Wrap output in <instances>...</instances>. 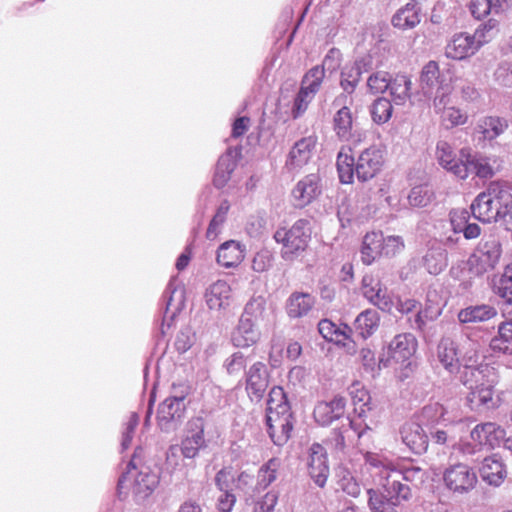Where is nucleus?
<instances>
[{"mask_svg": "<svg viewBox=\"0 0 512 512\" xmlns=\"http://www.w3.org/2000/svg\"><path fill=\"white\" fill-rule=\"evenodd\" d=\"M363 296L374 306L381 310H390L393 306L387 289L382 286L381 281L373 275H365L362 279Z\"/></svg>", "mask_w": 512, "mask_h": 512, "instance_id": "obj_19", "label": "nucleus"}, {"mask_svg": "<svg viewBox=\"0 0 512 512\" xmlns=\"http://www.w3.org/2000/svg\"><path fill=\"white\" fill-rule=\"evenodd\" d=\"M493 291L505 303L512 306V264L505 267L502 275L494 277Z\"/></svg>", "mask_w": 512, "mask_h": 512, "instance_id": "obj_43", "label": "nucleus"}, {"mask_svg": "<svg viewBox=\"0 0 512 512\" xmlns=\"http://www.w3.org/2000/svg\"><path fill=\"white\" fill-rule=\"evenodd\" d=\"M448 411L440 403H431L424 406L420 412L419 420L427 426H451L458 421L448 416Z\"/></svg>", "mask_w": 512, "mask_h": 512, "instance_id": "obj_29", "label": "nucleus"}, {"mask_svg": "<svg viewBox=\"0 0 512 512\" xmlns=\"http://www.w3.org/2000/svg\"><path fill=\"white\" fill-rule=\"evenodd\" d=\"M313 99H314L313 95H311L310 93H308L307 91H305L304 89H302L300 87V90L294 99V103H293V107H292L293 117L298 118L301 115H303Z\"/></svg>", "mask_w": 512, "mask_h": 512, "instance_id": "obj_61", "label": "nucleus"}, {"mask_svg": "<svg viewBox=\"0 0 512 512\" xmlns=\"http://www.w3.org/2000/svg\"><path fill=\"white\" fill-rule=\"evenodd\" d=\"M261 338V333L256 327L254 321L240 318L238 325L234 329L231 341L234 346L239 348H248L255 345Z\"/></svg>", "mask_w": 512, "mask_h": 512, "instance_id": "obj_25", "label": "nucleus"}, {"mask_svg": "<svg viewBox=\"0 0 512 512\" xmlns=\"http://www.w3.org/2000/svg\"><path fill=\"white\" fill-rule=\"evenodd\" d=\"M245 246L235 240L224 242L217 251V263L224 268L238 266L245 257Z\"/></svg>", "mask_w": 512, "mask_h": 512, "instance_id": "obj_28", "label": "nucleus"}, {"mask_svg": "<svg viewBox=\"0 0 512 512\" xmlns=\"http://www.w3.org/2000/svg\"><path fill=\"white\" fill-rule=\"evenodd\" d=\"M447 265V252L440 246L431 247L423 256V266L429 274L438 275Z\"/></svg>", "mask_w": 512, "mask_h": 512, "instance_id": "obj_38", "label": "nucleus"}, {"mask_svg": "<svg viewBox=\"0 0 512 512\" xmlns=\"http://www.w3.org/2000/svg\"><path fill=\"white\" fill-rule=\"evenodd\" d=\"M446 84L436 61L424 65L420 75V90L424 96L431 97L436 89Z\"/></svg>", "mask_w": 512, "mask_h": 512, "instance_id": "obj_27", "label": "nucleus"}, {"mask_svg": "<svg viewBox=\"0 0 512 512\" xmlns=\"http://www.w3.org/2000/svg\"><path fill=\"white\" fill-rule=\"evenodd\" d=\"M292 413L286 394L281 387H273L267 402L266 424L268 434L275 445L282 446L290 438L293 429Z\"/></svg>", "mask_w": 512, "mask_h": 512, "instance_id": "obj_3", "label": "nucleus"}, {"mask_svg": "<svg viewBox=\"0 0 512 512\" xmlns=\"http://www.w3.org/2000/svg\"><path fill=\"white\" fill-rule=\"evenodd\" d=\"M359 358L365 371L370 373L373 377L378 374L382 368L389 366V359L385 358V353H382L379 359H377L374 351L368 347L360 350Z\"/></svg>", "mask_w": 512, "mask_h": 512, "instance_id": "obj_45", "label": "nucleus"}, {"mask_svg": "<svg viewBox=\"0 0 512 512\" xmlns=\"http://www.w3.org/2000/svg\"><path fill=\"white\" fill-rule=\"evenodd\" d=\"M501 254V244L496 238L483 239L468 258L469 271L474 275L481 276L493 270L499 263Z\"/></svg>", "mask_w": 512, "mask_h": 512, "instance_id": "obj_8", "label": "nucleus"}, {"mask_svg": "<svg viewBox=\"0 0 512 512\" xmlns=\"http://www.w3.org/2000/svg\"><path fill=\"white\" fill-rule=\"evenodd\" d=\"M490 347L494 351L512 354V321L499 325L498 335L491 339Z\"/></svg>", "mask_w": 512, "mask_h": 512, "instance_id": "obj_42", "label": "nucleus"}, {"mask_svg": "<svg viewBox=\"0 0 512 512\" xmlns=\"http://www.w3.org/2000/svg\"><path fill=\"white\" fill-rule=\"evenodd\" d=\"M319 333L328 341L340 342L348 338V332L350 328L344 326L343 328L338 327L335 323L328 319H323L318 324Z\"/></svg>", "mask_w": 512, "mask_h": 512, "instance_id": "obj_47", "label": "nucleus"}, {"mask_svg": "<svg viewBox=\"0 0 512 512\" xmlns=\"http://www.w3.org/2000/svg\"><path fill=\"white\" fill-rule=\"evenodd\" d=\"M382 233L368 232L365 234L360 250L361 260L365 265H371L378 257L382 256Z\"/></svg>", "mask_w": 512, "mask_h": 512, "instance_id": "obj_33", "label": "nucleus"}, {"mask_svg": "<svg viewBox=\"0 0 512 512\" xmlns=\"http://www.w3.org/2000/svg\"><path fill=\"white\" fill-rule=\"evenodd\" d=\"M396 475L408 482L422 483L425 479V471L418 466L402 467L398 464Z\"/></svg>", "mask_w": 512, "mask_h": 512, "instance_id": "obj_62", "label": "nucleus"}, {"mask_svg": "<svg viewBox=\"0 0 512 512\" xmlns=\"http://www.w3.org/2000/svg\"><path fill=\"white\" fill-rule=\"evenodd\" d=\"M451 228L454 233L458 234L464 229L470 219V213L466 209H453L449 213Z\"/></svg>", "mask_w": 512, "mask_h": 512, "instance_id": "obj_63", "label": "nucleus"}, {"mask_svg": "<svg viewBox=\"0 0 512 512\" xmlns=\"http://www.w3.org/2000/svg\"><path fill=\"white\" fill-rule=\"evenodd\" d=\"M207 307L212 311H225L233 302V290L225 280H217L210 284L204 293Z\"/></svg>", "mask_w": 512, "mask_h": 512, "instance_id": "obj_16", "label": "nucleus"}, {"mask_svg": "<svg viewBox=\"0 0 512 512\" xmlns=\"http://www.w3.org/2000/svg\"><path fill=\"white\" fill-rule=\"evenodd\" d=\"M366 429H368L367 425L364 429H360V426H358L356 421L350 420L347 427L334 432L333 437L330 440L331 445L336 451L343 452L347 446L346 441L350 439L351 434H357V437L361 438Z\"/></svg>", "mask_w": 512, "mask_h": 512, "instance_id": "obj_44", "label": "nucleus"}, {"mask_svg": "<svg viewBox=\"0 0 512 512\" xmlns=\"http://www.w3.org/2000/svg\"><path fill=\"white\" fill-rule=\"evenodd\" d=\"M236 167L235 155L232 151H228L222 155L217 163L214 175V185L218 188L224 187L230 180L231 174Z\"/></svg>", "mask_w": 512, "mask_h": 512, "instance_id": "obj_39", "label": "nucleus"}, {"mask_svg": "<svg viewBox=\"0 0 512 512\" xmlns=\"http://www.w3.org/2000/svg\"><path fill=\"white\" fill-rule=\"evenodd\" d=\"M452 87L449 83L436 89L430 98H433L432 107L436 114H441L450 107Z\"/></svg>", "mask_w": 512, "mask_h": 512, "instance_id": "obj_53", "label": "nucleus"}, {"mask_svg": "<svg viewBox=\"0 0 512 512\" xmlns=\"http://www.w3.org/2000/svg\"><path fill=\"white\" fill-rule=\"evenodd\" d=\"M317 139L314 136L304 137L298 140L291 148L286 166L289 170H299L306 165L315 150Z\"/></svg>", "mask_w": 512, "mask_h": 512, "instance_id": "obj_22", "label": "nucleus"}, {"mask_svg": "<svg viewBox=\"0 0 512 512\" xmlns=\"http://www.w3.org/2000/svg\"><path fill=\"white\" fill-rule=\"evenodd\" d=\"M421 21L420 9L412 3L399 8L393 15L391 23L400 30L415 28Z\"/></svg>", "mask_w": 512, "mask_h": 512, "instance_id": "obj_34", "label": "nucleus"}, {"mask_svg": "<svg viewBox=\"0 0 512 512\" xmlns=\"http://www.w3.org/2000/svg\"><path fill=\"white\" fill-rule=\"evenodd\" d=\"M325 78V69L323 66H314L309 69L303 76L301 88L315 97L320 90L322 82Z\"/></svg>", "mask_w": 512, "mask_h": 512, "instance_id": "obj_46", "label": "nucleus"}, {"mask_svg": "<svg viewBox=\"0 0 512 512\" xmlns=\"http://www.w3.org/2000/svg\"><path fill=\"white\" fill-rule=\"evenodd\" d=\"M460 382L469 390L465 403L472 411L494 409L498 406L494 388L498 382L495 369L487 364L472 366L464 364Z\"/></svg>", "mask_w": 512, "mask_h": 512, "instance_id": "obj_1", "label": "nucleus"}, {"mask_svg": "<svg viewBox=\"0 0 512 512\" xmlns=\"http://www.w3.org/2000/svg\"><path fill=\"white\" fill-rule=\"evenodd\" d=\"M315 304L314 297L309 293L295 292L287 300L286 310L291 318L306 316Z\"/></svg>", "mask_w": 512, "mask_h": 512, "instance_id": "obj_35", "label": "nucleus"}, {"mask_svg": "<svg viewBox=\"0 0 512 512\" xmlns=\"http://www.w3.org/2000/svg\"><path fill=\"white\" fill-rule=\"evenodd\" d=\"M505 436V429L494 422L477 424L470 433V437L474 442L492 449L498 447Z\"/></svg>", "mask_w": 512, "mask_h": 512, "instance_id": "obj_21", "label": "nucleus"}, {"mask_svg": "<svg viewBox=\"0 0 512 512\" xmlns=\"http://www.w3.org/2000/svg\"><path fill=\"white\" fill-rule=\"evenodd\" d=\"M417 349V340L410 333L396 335L388 344L385 358L389 359V366L392 362L403 365L406 369L411 365V358Z\"/></svg>", "mask_w": 512, "mask_h": 512, "instance_id": "obj_12", "label": "nucleus"}, {"mask_svg": "<svg viewBox=\"0 0 512 512\" xmlns=\"http://www.w3.org/2000/svg\"><path fill=\"white\" fill-rule=\"evenodd\" d=\"M204 445V421L200 417L192 418L187 423L185 436L181 442V454L192 459Z\"/></svg>", "mask_w": 512, "mask_h": 512, "instance_id": "obj_15", "label": "nucleus"}, {"mask_svg": "<svg viewBox=\"0 0 512 512\" xmlns=\"http://www.w3.org/2000/svg\"><path fill=\"white\" fill-rule=\"evenodd\" d=\"M347 102V95H340L335 99L334 105L342 106L333 117V130L341 141L358 144L361 141V133L358 130L356 119L353 117L351 109L346 105Z\"/></svg>", "mask_w": 512, "mask_h": 512, "instance_id": "obj_9", "label": "nucleus"}, {"mask_svg": "<svg viewBox=\"0 0 512 512\" xmlns=\"http://www.w3.org/2000/svg\"><path fill=\"white\" fill-rule=\"evenodd\" d=\"M279 500V492L270 490L255 500L252 512H274Z\"/></svg>", "mask_w": 512, "mask_h": 512, "instance_id": "obj_57", "label": "nucleus"}, {"mask_svg": "<svg viewBox=\"0 0 512 512\" xmlns=\"http://www.w3.org/2000/svg\"><path fill=\"white\" fill-rule=\"evenodd\" d=\"M383 256L393 257L404 250L405 244L401 236L391 235L384 237L382 235Z\"/></svg>", "mask_w": 512, "mask_h": 512, "instance_id": "obj_59", "label": "nucleus"}, {"mask_svg": "<svg viewBox=\"0 0 512 512\" xmlns=\"http://www.w3.org/2000/svg\"><path fill=\"white\" fill-rule=\"evenodd\" d=\"M470 208L473 216L483 223L503 220L512 208L511 187L504 182H491L477 195Z\"/></svg>", "mask_w": 512, "mask_h": 512, "instance_id": "obj_2", "label": "nucleus"}, {"mask_svg": "<svg viewBox=\"0 0 512 512\" xmlns=\"http://www.w3.org/2000/svg\"><path fill=\"white\" fill-rule=\"evenodd\" d=\"M310 222L305 219L297 220L291 227H280L274 233V239L282 245L281 256L292 261L302 254L311 239Z\"/></svg>", "mask_w": 512, "mask_h": 512, "instance_id": "obj_5", "label": "nucleus"}, {"mask_svg": "<svg viewBox=\"0 0 512 512\" xmlns=\"http://www.w3.org/2000/svg\"><path fill=\"white\" fill-rule=\"evenodd\" d=\"M393 107L391 102L384 97L377 98L370 109L372 120L377 124H384L392 116Z\"/></svg>", "mask_w": 512, "mask_h": 512, "instance_id": "obj_48", "label": "nucleus"}, {"mask_svg": "<svg viewBox=\"0 0 512 512\" xmlns=\"http://www.w3.org/2000/svg\"><path fill=\"white\" fill-rule=\"evenodd\" d=\"M498 30L499 22L496 19L491 18L476 29L473 37H475V40L479 43V47H481L490 42L497 34Z\"/></svg>", "mask_w": 512, "mask_h": 512, "instance_id": "obj_52", "label": "nucleus"}, {"mask_svg": "<svg viewBox=\"0 0 512 512\" xmlns=\"http://www.w3.org/2000/svg\"><path fill=\"white\" fill-rule=\"evenodd\" d=\"M480 49L473 35L466 32L454 34L445 47V55L453 60H464Z\"/></svg>", "mask_w": 512, "mask_h": 512, "instance_id": "obj_17", "label": "nucleus"}, {"mask_svg": "<svg viewBox=\"0 0 512 512\" xmlns=\"http://www.w3.org/2000/svg\"><path fill=\"white\" fill-rule=\"evenodd\" d=\"M384 163L383 152L376 146L363 150L355 164V174L359 181L366 182L374 178Z\"/></svg>", "mask_w": 512, "mask_h": 512, "instance_id": "obj_13", "label": "nucleus"}, {"mask_svg": "<svg viewBox=\"0 0 512 512\" xmlns=\"http://www.w3.org/2000/svg\"><path fill=\"white\" fill-rule=\"evenodd\" d=\"M189 392V387L186 385L173 387L172 395L159 405L157 422L162 431L171 432L180 425L185 415V400Z\"/></svg>", "mask_w": 512, "mask_h": 512, "instance_id": "obj_6", "label": "nucleus"}, {"mask_svg": "<svg viewBox=\"0 0 512 512\" xmlns=\"http://www.w3.org/2000/svg\"><path fill=\"white\" fill-rule=\"evenodd\" d=\"M245 388L251 400H260L269 385V374L266 365L257 361L245 372Z\"/></svg>", "mask_w": 512, "mask_h": 512, "instance_id": "obj_14", "label": "nucleus"}, {"mask_svg": "<svg viewBox=\"0 0 512 512\" xmlns=\"http://www.w3.org/2000/svg\"><path fill=\"white\" fill-rule=\"evenodd\" d=\"M497 315L496 309L488 304L466 307L458 313L461 323H480L488 321Z\"/></svg>", "mask_w": 512, "mask_h": 512, "instance_id": "obj_36", "label": "nucleus"}, {"mask_svg": "<svg viewBox=\"0 0 512 512\" xmlns=\"http://www.w3.org/2000/svg\"><path fill=\"white\" fill-rule=\"evenodd\" d=\"M443 481L455 493H467L475 488L478 479L474 470L464 463L450 465L444 470Z\"/></svg>", "mask_w": 512, "mask_h": 512, "instance_id": "obj_11", "label": "nucleus"}, {"mask_svg": "<svg viewBox=\"0 0 512 512\" xmlns=\"http://www.w3.org/2000/svg\"><path fill=\"white\" fill-rule=\"evenodd\" d=\"M321 193L320 178L317 174H309L301 179L292 190V198L296 207H305Z\"/></svg>", "mask_w": 512, "mask_h": 512, "instance_id": "obj_20", "label": "nucleus"}, {"mask_svg": "<svg viewBox=\"0 0 512 512\" xmlns=\"http://www.w3.org/2000/svg\"><path fill=\"white\" fill-rule=\"evenodd\" d=\"M136 457V455H134ZM159 483L156 473L150 471L146 466L140 469L135 464V458L128 464L127 471L119 479L120 488H129L140 499L149 496Z\"/></svg>", "mask_w": 512, "mask_h": 512, "instance_id": "obj_7", "label": "nucleus"}, {"mask_svg": "<svg viewBox=\"0 0 512 512\" xmlns=\"http://www.w3.org/2000/svg\"><path fill=\"white\" fill-rule=\"evenodd\" d=\"M439 115L441 124L447 129L464 125L468 121V114L455 106L448 107Z\"/></svg>", "mask_w": 512, "mask_h": 512, "instance_id": "obj_49", "label": "nucleus"}, {"mask_svg": "<svg viewBox=\"0 0 512 512\" xmlns=\"http://www.w3.org/2000/svg\"><path fill=\"white\" fill-rule=\"evenodd\" d=\"M469 172L474 171L477 176L481 178L491 177L493 175V168L486 158H476L471 155L469 150V161H467Z\"/></svg>", "mask_w": 512, "mask_h": 512, "instance_id": "obj_58", "label": "nucleus"}, {"mask_svg": "<svg viewBox=\"0 0 512 512\" xmlns=\"http://www.w3.org/2000/svg\"><path fill=\"white\" fill-rule=\"evenodd\" d=\"M391 78L387 72L378 71L371 74L367 79V87L373 94H379L389 89Z\"/></svg>", "mask_w": 512, "mask_h": 512, "instance_id": "obj_56", "label": "nucleus"}, {"mask_svg": "<svg viewBox=\"0 0 512 512\" xmlns=\"http://www.w3.org/2000/svg\"><path fill=\"white\" fill-rule=\"evenodd\" d=\"M138 423L139 416L136 413H132L129 416L127 423L125 424V429L122 433L121 448L123 451L130 447Z\"/></svg>", "mask_w": 512, "mask_h": 512, "instance_id": "obj_64", "label": "nucleus"}, {"mask_svg": "<svg viewBox=\"0 0 512 512\" xmlns=\"http://www.w3.org/2000/svg\"><path fill=\"white\" fill-rule=\"evenodd\" d=\"M436 159L439 165L446 171L460 179H466L469 175V148H463L459 154L446 141H439L436 145Z\"/></svg>", "mask_w": 512, "mask_h": 512, "instance_id": "obj_10", "label": "nucleus"}, {"mask_svg": "<svg viewBox=\"0 0 512 512\" xmlns=\"http://www.w3.org/2000/svg\"><path fill=\"white\" fill-rule=\"evenodd\" d=\"M265 307H266V301L263 297H253L244 308V312L241 315L240 318H245L254 321L256 324V321L260 318H263L265 313Z\"/></svg>", "mask_w": 512, "mask_h": 512, "instance_id": "obj_55", "label": "nucleus"}, {"mask_svg": "<svg viewBox=\"0 0 512 512\" xmlns=\"http://www.w3.org/2000/svg\"><path fill=\"white\" fill-rule=\"evenodd\" d=\"M478 471L482 481L493 487L501 486L508 475L503 459L497 454L484 458Z\"/></svg>", "mask_w": 512, "mask_h": 512, "instance_id": "obj_18", "label": "nucleus"}, {"mask_svg": "<svg viewBox=\"0 0 512 512\" xmlns=\"http://www.w3.org/2000/svg\"><path fill=\"white\" fill-rule=\"evenodd\" d=\"M380 485L383 489L382 495L373 488L367 490L368 505L372 512H397L395 506L401 505L412 497L410 487L403 484L396 473L385 476L380 481Z\"/></svg>", "mask_w": 512, "mask_h": 512, "instance_id": "obj_4", "label": "nucleus"}, {"mask_svg": "<svg viewBox=\"0 0 512 512\" xmlns=\"http://www.w3.org/2000/svg\"><path fill=\"white\" fill-rule=\"evenodd\" d=\"M361 77V67L354 68L353 66L345 67L341 72L340 86L345 95H350L354 92Z\"/></svg>", "mask_w": 512, "mask_h": 512, "instance_id": "obj_51", "label": "nucleus"}, {"mask_svg": "<svg viewBox=\"0 0 512 512\" xmlns=\"http://www.w3.org/2000/svg\"><path fill=\"white\" fill-rule=\"evenodd\" d=\"M363 459L368 468L377 470L380 481L388 474L397 472L398 463L384 453L367 451L363 453Z\"/></svg>", "mask_w": 512, "mask_h": 512, "instance_id": "obj_31", "label": "nucleus"}, {"mask_svg": "<svg viewBox=\"0 0 512 512\" xmlns=\"http://www.w3.org/2000/svg\"><path fill=\"white\" fill-rule=\"evenodd\" d=\"M461 350L459 345L450 338H442L437 347V359L445 370L455 373L460 367Z\"/></svg>", "mask_w": 512, "mask_h": 512, "instance_id": "obj_26", "label": "nucleus"}, {"mask_svg": "<svg viewBox=\"0 0 512 512\" xmlns=\"http://www.w3.org/2000/svg\"><path fill=\"white\" fill-rule=\"evenodd\" d=\"M350 149L342 148L337 155V170L341 183L350 184L353 182L355 174V164Z\"/></svg>", "mask_w": 512, "mask_h": 512, "instance_id": "obj_41", "label": "nucleus"}, {"mask_svg": "<svg viewBox=\"0 0 512 512\" xmlns=\"http://www.w3.org/2000/svg\"><path fill=\"white\" fill-rule=\"evenodd\" d=\"M309 474L319 487H324L329 475L327 455L320 444H313L310 448L308 461Z\"/></svg>", "mask_w": 512, "mask_h": 512, "instance_id": "obj_23", "label": "nucleus"}, {"mask_svg": "<svg viewBox=\"0 0 512 512\" xmlns=\"http://www.w3.org/2000/svg\"><path fill=\"white\" fill-rule=\"evenodd\" d=\"M379 324V313L374 309H366L356 317L354 327L359 336L367 339L376 332Z\"/></svg>", "mask_w": 512, "mask_h": 512, "instance_id": "obj_37", "label": "nucleus"}, {"mask_svg": "<svg viewBox=\"0 0 512 512\" xmlns=\"http://www.w3.org/2000/svg\"><path fill=\"white\" fill-rule=\"evenodd\" d=\"M345 405L344 398L340 396H336L330 401L319 402L314 408V418L323 426L329 425L344 415Z\"/></svg>", "mask_w": 512, "mask_h": 512, "instance_id": "obj_24", "label": "nucleus"}, {"mask_svg": "<svg viewBox=\"0 0 512 512\" xmlns=\"http://www.w3.org/2000/svg\"><path fill=\"white\" fill-rule=\"evenodd\" d=\"M412 81L407 75H396L389 84L390 95L397 105L404 104L411 96Z\"/></svg>", "mask_w": 512, "mask_h": 512, "instance_id": "obj_40", "label": "nucleus"}, {"mask_svg": "<svg viewBox=\"0 0 512 512\" xmlns=\"http://www.w3.org/2000/svg\"><path fill=\"white\" fill-rule=\"evenodd\" d=\"M403 442L416 454L425 452L428 448V436L420 424H407L402 430Z\"/></svg>", "mask_w": 512, "mask_h": 512, "instance_id": "obj_32", "label": "nucleus"}, {"mask_svg": "<svg viewBox=\"0 0 512 512\" xmlns=\"http://www.w3.org/2000/svg\"><path fill=\"white\" fill-rule=\"evenodd\" d=\"M246 366L245 355L238 351L224 361V368L229 375H239Z\"/></svg>", "mask_w": 512, "mask_h": 512, "instance_id": "obj_60", "label": "nucleus"}, {"mask_svg": "<svg viewBox=\"0 0 512 512\" xmlns=\"http://www.w3.org/2000/svg\"><path fill=\"white\" fill-rule=\"evenodd\" d=\"M280 465L281 461L278 458H271L264 464L258 472V486L266 488L273 483L277 478V471Z\"/></svg>", "mask_w": 512, "mask_h": 512, "instance_id": "obj_50", "label": "nucleus"}, {"mask_svg": "<svg viewBox=\"0 0 512 512\" xmlns=\"http://www.w3.org/2000/svg\"><path fill=\"white\" fill-rule=\"evenodd\" d=\"M432 191L427 185H418L408 194V202L412 207H425L432 200Z\"/></svg>", "mask_w": 512, "mask_h": 512, "instance_id": "obj_54", "label": "nucleus"}, {"mask_svg": "<svg viewBox=\"0 0 512 512\" xmlns=\"http://www.w3.org/2000/svg\"><path fill=\"white\" fill-rule=\"evenodd\" d=\"M508 128V121L498 116H485L477 122L476 132L485 141H493Z\"/></svg>", "mask_w": 512, "mask_h": 512, "instance_id": "obj_30", "label": "nucleus"}]
</instances>
